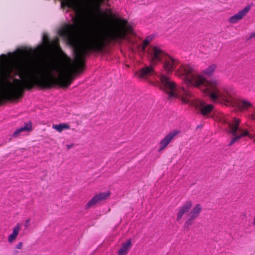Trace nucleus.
Instances as JSON below:
<instances>
[{
	"label": "nucleus",
	"mask_w": 255,
	"mask_h": 255,
	"mask_svg": "<svg viewBox=\"0 0 255 255\" xmlns=\"http://www.w3.org/2000/svg\"><path fill=\"white\" fill-rule=\"evenodd\" d=\"M175 75L181 78L187 87L199 89L214 101H223L227 105L237 107L241 112L247 111L253 106L248 100L236 99L227 90L221 91L217 81L207 80L203 76L196 73L194 68L190 65H182L175 71Z\"/></svg>",
	"instance_id": "f03ea898"
},
{
	"label": "nucleus",
	"mask_w": 255,
	"mask_h": 255,
	"mask_svg": "<svg viewBox=\"0 0 255 255\" xmlns=\"http://www.w3.org/2000/svg\"><path fill=\"white\" fill-rule=\"evenodd\" d=\"M23 244L22 242H19L16 246V248L17 249H21L22 247Z\"/></svg>",
	"instance_id": "5701e85b"
},
{
	"label": "nucleus",
	"mask_w": 255,
	"mask_h": 255,
	"mask_svg": "<svg viewBox=\"0 0 255 255\" xmlns=\"http://www.w3.org/2000/svg\"><path fill=\"white\" fill-rule=\"evenodd\" d=\"M106 12H101L105 18L111 19L113 23L103 33L93 30L86 34L82 45L78 44V26L66 24L59 30V34L63 37L69 45L74 47L75 55L73 62L60 63L52 62L48 64L44 71L45 76L39 77L42 73L39 67L33 62L21 61L16 63L15 69L20 79H14L13 83L8 81L13 70L12 63L7 60L5 54L0 56V105L3 101H13L23 97L25 90H30L35 86L49 89L55 85L68 87L75 79L76 74L84 70L85 57L89 52H102L107 44L117 41V16L111 9Z\"/></svg>",
	"instance_id": "f257e3e1"
},
{
	"label": "nucleus",
	"mask_w": 255,
	"mask_h": 255,
	"mask_svg": "<svg viewBox=\"0 0 255 255\" xmlns=\"http://www.w3.org/2000/svg\"><path fill=\"white\" fill-rule=\"evenodd\" d=\"M162 64L164 70L167 74H169L175 70L179 65V61L177 59L167 54L162 60Z\"/></svg>",
	"instance_id": "423d86ee"
},
{
	"label": "nucleus",
	"mask_w": 255,
	"mask_h": 255,
	"mask_svg": "<svg viewBox=\"0 0 255 255\" xmlns=\"http://www.w3.org/2000/svg\"><path fill=\"white\" fill-rule=\"evenodd\" d=\"M193 203L192 201H187L181 206L178 208L176 218L177 221H180L184 215L188 213Z\"/></svg>",
	"instance_id": "f8f14e48"
},
{
	"label": "nucleus",
	"mask_w": 255,
	"mask_h": 255,
	"mask_svg": "<svg viewBox=\"0 0 255 255\" xmlns=\"http://www.w3.org/2000/svg\"><path fill=\"white\" fill-rule=\"evenodd\" d=\"M202 210V208L201 205L199 204H196L190 212L188 214V220L186 222L185 224L190 225V222L197 218L200 214Z\"/></svg>",
	"instance_id": "9b49d317"
},
{
	"label": "nucleus",
	"mask_w": 255,
	"mask_h": 255,
	"mask_svg": "<svg viewBox=\"0 0 255 255\" xmlns=\"http://www.w3.org/2000/svg\"><path fill=\"white\" fill-rule=\"evenodd\" d=\"M154 71L152 66H145L141 68L135 73L136 76L140 79H145L154 74Z\"/></svg>",
	"instance_id": "9d476101"
},
{
	"label": "nucleus",
	"mask_w": 255,
	"mask_h": 255,
	"mask_svg": "<svg viewBox=\"0 0 255 255\" xmlns=\"http://www.w3.org/2000/svg\"><path fill=\"white\" fill-rule=\"evenodd\" d=\"M255 37V31L254 32L252 33L250 36V38H253Z\"/></svg>",
	"instance_id": "b1692460"
},
{
	"label": "nucleus",
	"mask_w": 255,
	"mask_h": 255,
	"mask_svg": "<svg viewBox=\"0 0 255 255\" xmlns=\"http://www.w3.org/2000/svg\"><path fill=\"white\" fill-rule=\"evenodd\" d=\"M145 47H146V46H144V45H143V44L140 45L138 46L139 49L143 52H144L145 51Z\"/></svg>",
	"instance_id": "aec40b11"
},
{
	"label": "nucleus",
	"mask_w": 255,
	"mask_h": 255,
	"mask_svg": "<svg viewBox=\"0 0 255 255\" xmlns=\"http://www.w3.org/2000/svg\"><path fill=\"white\" fill-rule=\"evenodd\" d=\"M217 68V65L215 64H212L209 66L207 68L203 71V73L210 76L214 72L215 69Z\"/></svg>",
	"instance_id": "a211bd4d"
},
{
	"label": "nucleus",
	"mask_w": 255,
	"mask_h": 255,
	"mask_svg": "<svg viewBox=\"0 0 255 255\" xmlns=\"http://www.w3.org/2000/svg\"><path fill=\"white\" fill-rule=\"evenodd\" d=\"M73 146V144H68V145H66V147H67V148L68 150L70 149L71 148H72Z\"/></svg>",
	"instance_id": "393cba45"
},
{
	"label": "nucleus",
	"mask_w": 255,
	"mask_h": 255,
	"mask_svg": "<svg viewBox=\"0 0 255 255\" xmlns=\"http://www.w3.org/2000/svg\"><path fill=\"white\" fill-rule=\"evenodd\" d=\"M43 41L45 44H49V39L48 37V35L46 34H44L43 36Z\"/></svg>",
	"instance_id": "6ab92c4d"
},
{
	"label": "nucleus",
	"mask_w": 255,
	"mask_h": 255,
	"mask_svg": "<svg viewBox=\"0 0 255 255\" xmlns=\"http://www.w3.org/2000/svg\"><path fill=\"white\" fill-rule=\"evenodd\" d=\"M147 53L149 60L152 65L162 61L167 54L162 49L156 46H150Z\"/></svg>",
	"instance_id": "39448f33"
},
{
	"label": "nucleus",
	"mask_w": 255,
	"mask_h": 255,
	"mask_svg": "<svg viewBox=\"0 0 255 255\" xmlns=\"http://www.w3.org/2000/svg\"><path fill=\"white\" fill-rule=\"evenodd\" d=\"M20 229V225L19 224H17L12 230V233L8 237V241L9 243H11L14 240H15L19 232Z\"/></svg>",
	"instance_id": "dca6fc26"
},
{
	"label": "nucleus",
	"mask_w": 255,
	"mask_h": 255,
	"mask_svg": "<svg viewBox=\"0 0 255 255\" xmlns=\"http://www.w3.org/2000/svg\"><path fill=\"white\" fill-rule=\"evenodd\" d=\"M150 41L147 39V38H146L142 42V44L144 45V46H145L146 47L148 45Z\"/></svg>",
	"instance_id": "4be33fe9"
},
{
	"label": "nucleus",
	"mask_w": 255,
	"mask_h": 255,
	"mask_svg": "<svg viewBox=\"0 0 255 255\" xmlns=\"http://www.w3.org/2000/svg\"><path fill=\"white\" fill-rule=\"evenodd\" d=\"M132 246L131 239H128L125 243H123L122 247L119 250L118 255H127Z\"/></svg>",
	"instance_id": "4468645a"
},
{
	"label": "nucleus",
	"mask_w": 255,
	"mask_h": 255,
	"mask_svg": "<svg viewBox=\"0 0 255 255\" xmlns=\"http://www.w3.org/2000/svg\"><path fill=\"white\" fill-rule=\"evenodd\" d=\"M240 123L241 120L237 118H234L231 122L228 123L229 132L233 136L228 144L229 146L245 136H248L251 139L254 138V135L251 134L247 129L240 127Z\"/></svg>",
	"instance_id": "20e7f679"
},
{
	"label": "nucleus",
	"mask_w": 255,
	"mask_h": 255,
	"mask_svg": "<svg viewBox=\"0 0 255 255\" xmlns=\"http://www.w3.org/2000/svg\"><path fill=\"white\" fill-rule=\"evenodd\" d=\"M252 116L253 119L255 120V108L254 111L253 112V114L252 115Z\"/></svg>",
	"instance_id": "a878e982"
},
{
	"label": "nucleus",
	"mask_w": 255,
	"mask_h": 255,
	"mask_svg": "<svg viewBox=\"0 0 255 255\" xmlns=\"http://www.w3.org/2000/svg\"><path fill=\"white\" fill-rule=\"evenodd\" d=\"M194 107L199 111V112L204 116L209 114L213 110L214 107L211 104H206L204 102L197 100L194 102L193 104Z\"/></svg>",
	"instance_id": "6e6552de"
},
{
	"label": "nucleus",
	"mask_w": 255,
	"mask_h": 255,
	"mask_svg": "<svg viewBox=\"0 0 255 255\" xmlns=\"http://www.w3.org/2000/svg\"><path fill=\"white\" fill-rule=\"evenodd\" d=\"M159 80L154 85L163 91L169 98H179L184 104L189 103L192 95L190 92L183 87L178 89L174 81L164 74L159 76Z\"/></svg>",
	"instance_id": "7ed1b4c3"
},
{
	"label": "nucleus",
	"mask_w": 255,
	"mask_h": 255,
	"mask_svg": "<svg viewBox=\"0 0 255 255\" xmlns=\"http://www.w3.org/2000/svg\"><path fill=\"white\" fill-rule=\"evenodd\" d=\"M30 221V219H28L25 221V223H24V226L26 228H27L28 227H29V226L30 225V224H29Z\"/></svg>",
	"instance_id": "412c9836"
},
{
	"label": "nucleus",
	"mask_w": 255,
	"mask_h": 255,
	"mask_svg": "<svg viewBox=\"0 0 255 255\" xmlns=\"http://www.w3.org/2000/svg\"><path fill=\"white\" fill-rule=\"evenodd\" d=\"M179 132V130H173L167 134L160 142L158 151L163 150Z\"/></svg>",
	"instance_id": "1a4fd4ad"
},
{
	"label": "nucleus",
	"mask_w": 255,
	"mask_h": 255,
	"mask_svg": "<svg viewBox=\"0 0 255 255\" xmlns=\"http://www.w3.org/2000/svg\"><path fill=\"white\" fill-rule=\"evenodd\" d=\"M111 195L110 191L100 192L95 195L86 204L85 208L89 209L94 205L100 203L102 202L107 199Z\"/></svg>",
	"instance_id": "0eeeda50"
},
{
	"label": "nucleus",
	"mask_w": 255,
	"mask_h": 255,
	"mask_svg": "<svg viewBox=\"0 0 255 255\" xmlns=\"http://www.w3.org/2000/svg\"><path fill=\"white\" fill-rule=\"evenodd\" d=\"M32 129V126L31 122L26 123L24 124V126L17 129H16L13 134V136H17L22 131H29Z\"/></svg>",
	"instance_id": "2eb2a0df"
},
{
	"label": "nucleus",
	"mask_w": 255,
	"mask_h": 255,
	"mask_svg": "<svg viewBox=\"0 0 255 255\" xmlns=\"http://www.w3.org/2000/svg\"><path fill=\"white\" fill-rule=\"evenodd\" d=\"M251 6L247 5L242 10L239 11L237 14L232 16L229 18V22L231 23H236L239 20L243 18V17L248 13L251 9Z\"/></svg>",
	"instance_id": "ddd939ff"
},
{
	"label": "nucleus",
	"mask_w": 255,
	"mask_h": 255,
	"mask_svg": "<svg viewBox=\"0 0 255 255\" xmlns=\"http://www.w3.org/2000/svg\"><path fill=\"white\" fill-rule=\"evenodd\" d=\"M52 128L57 131L61 132L64 129H69L70 126L67 124H60L59 125H53Z\"/></svg>",
	"instance_id": "f3484780"
}]
</instances>
